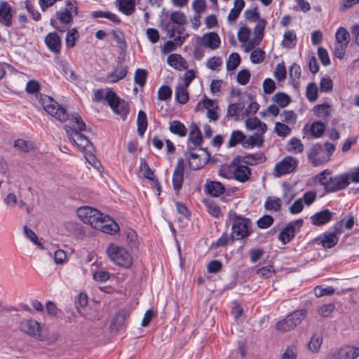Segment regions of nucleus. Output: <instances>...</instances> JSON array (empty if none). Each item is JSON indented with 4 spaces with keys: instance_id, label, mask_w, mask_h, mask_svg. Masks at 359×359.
I'll return each instance as SVG.
<instances>
[{
    "instance_id": "f257e3e1",
    "label": "nucleus",
    "mask_w": 359,
    "mask_h": 359,
    "mask_svg": "<svg viewBox=\"0 0 359 359\" xmlns=\"http://www.w3.org/2000/svg\"><path fill=\"white\" fill-rule=\"evenodd\" d=\"M69 121L74 128L65 126V130L70 142L76 144L83 152L93 149L94 147L88 138L81 133L86 129V125L81 116L73 115Z\"/></svg>"
},
{
    "instance_id": "f03ea898",
    "label": "nucleus",
    "mask_w": 359,
    "mask_h": 359,
    "mask_svg": "<svg viewBox=\"0 0 359 359\" xmlns=\"http://www.w3.org/2000/svg\"><path fill=\"white\" fill-rule=\"evenodd\" d=\"M330 174V171L329 170H325L316 176L318 182L324 187L326 192H337L345 189L349 185L348 173H342L327 178L326 175Z\"/></svg>"
},
{
    "instance_id": "7ed1b4c3",
    "label": "nucleus",
    "mask_w": 359,
    "mask_h": 359,
    "mask_svg": "<svg viewBox=\"0 0 359 359\" xmlns=\"http://www.w3.org/2000/svg\"><path fill=\"white\" fill-rule=\"evenodd\" d=\"M334 144L325 142L324 144H316L310 149L307 156L313 166L322 165L330 160L335 151Z\"/></svg>"
},
{
    "instance_id": "20e7f679",
    "label": "nucleus",
    "mask_w": 359,
    "mask_h": 359,
    "mask_svg": "<svg viewBox=\"0 0 359 359\" xmlns=\"http://www.w3.org/2000/svg\"><path fill=\"white\" fill-rule=\"evenodd\" d=\"M38 100L44 110L57 120L64 122L69 118L66 109L60 105L53 97L41 94Z\"/></svg>"
},
{
    "instance_id": "39448f33",
    "label": "nucleus",
    "mask_w": 359,
    "mask_h": 359,
    "mask_svg": "<svg viewBox=\"0 0 359 359\" xmlns=\"http://www.w3.org/2000/svg\"><path fill=\"white\" fill-rule=\"evenodd\" d=\"M104 99L113 111L119 115L123 121H125L130 111L128 102L118 97L116 93L111 90H107Z\"/></svg>"
},
{
    "instance_id": "423d86ee",
    "label": "nucleus",
    "mask_w": 359,
    "mask_h": 359,
    "mask_svg": "<svg viewBox=\"0 0 359 359\" xmlns=\"http://www.w3.org/2000/svg\"><path fill=\"white\" fill-rule=\"evenodd\" d=\"M232 224V232L231 234V238L233 240H240L248 237L250 233V219L238 217L236 214L231 215Z\"/></svg>"
},
{
    "instance_id": "0eeeda50",
    "label": "nucleus",
    "mask_w": 359,
    "mask_h": 359,
    "mask_svg": "<svg viewBox=\"0 0 359 359\" xmlns=\"http://www.w3.org/2000/svg\"><path fill=\"white\" fill-rule=\"evenodd\" d=\"M107 252L111 260L117 265L128 268L132 264L131 256L123 248L111 243Z\"/></svg>"
},
{
    "instance_id": "6e6552de",
    "label": "nucleus",
    "mask_w": 359,
    "mask_h": 359,
    "mask_svg": "<svg viewBox=\"0 0 359 359\" xmlns=\"http://www.w3.org/2000/svg\"><path fill=\"white\" fill-rule=\"evenodd\" d=\"M19 329L22 332L35 339L39 341L45 339L41 324L32 318L22 320L19 323Z\"/></svg>"
},
{
    "instance_id": "1a4fd4ad",
    "label": "nucleus",
    "mask_w": 359,
    "mask_h": 359,
    "mask_svg": "<svg viewBox=\"0 0 359 359\" xmlns=\"http://www.w3.org/2000/svg\"><path fill=\"white\" fill-rule=\"evenodd\" d=\"M306 311L304 309L295 311L292 314L288 315L284 320L278 321L276 327L282 332H288L293 330L305 318Z\"/></svg>"
},
{
    "instance_id": "9d476101",
    "label": "nucleus",
    "mask_w": 359,
    "mask_h": 359,
    "mask_svg": "<svg viewBox=\"0 0 359 359\" xmlns=\"http://www.w3.org/2000/svg\"><path fill=\"white\" fill-rule=\"evenodd\" d=\"M194 148L189 147L185 152L184 156L188 160L190 169L196 170L202 168L209 161L210 154L206 149L200 148L201 151H204L205 156L201 158V155L193 151Z\"/></svg>"
},
{
    "instance_id": "9b49d317",
    "label": "nucleus",
    "mask_w": 359,
    "mask_h": 359,
    "mask_svg": "<svg viewBox=\"0 0 359 359\" xmlns=\"http://www.w3.org/2000/svg\"><path fill=\"white\" fill-rule=\"evenodd\" d=\"M76 215L83 223L90 225L93 228L100 217H102V212L89 206L79 208Z\"/></svg>"
},
{
    "instance_id": "f8f14e48",
    "label": "nucleus",
    "mask_w": 359,
    "mask_h": 359,
    "mask_svg": "<svg viewBox=\"0 0 359 359\" xmlns=\"http://www.w3.org/2000/svg\"><path fill=\"white\" fill-rule=\"evenodd\" d=\"M93 229L100 230L102 232L112 234L119 230V226L114 220L108 215H104L102 213V217L94 224Z\"/></svg>"
},
{
    "instance_id": "ddd939ff",
    "label": "nucleus",
    "mask_w": 359,
    "mask_h": 359,
    "mask_svg": "<svg viewBox=\"0 0 359 359\" xmlns=\"http://www.w3.org/2000/svg\"><path fill=\"white\" fill-rule=\"evenodd\" d=\"M298 161L292 156H286L275 166L276 175L280 177L293 172L297 166Z\"/></svg>"
},
{
    "instance_id": "4468645a",
    "label": "nucleus",
    "mask_w": 359,
    "mask_h": 359,
    "mask_svg": "<svg viewBox=\"0 0 359 359\" xmlns=\"http://www.w3.org/2000/svg\"><path fill=\"white\" fill-rule=\"evenodd\" d=\"M359 356V348L354 346L341 347L332 353V359H356Z\"/></svg>"
},
{
    "instance_id": "2eb2a0df",
    "label": "nucleus",
    "mask_w": 359,
    "mask_h": 359,
    "mask_svg": "<svg viewBox=\"0 0 359 359\" xmlns=\"http://www.w3.org/2000/svg\"><path fill=\"white\" fill-rule=\"evenodd\" d=\"M184 172V160L179 158L172 175V185L174 190L178 192L182 186Z\"/></svg>"
},
{
    "instance_id": "dca6fc26",
    "label": "nucleus",
    "mask_w": 359,
    "mask_h": 359,
    "mask_svg": "<svg viewBox=\"0 0 359 359\" xmlns=\"http://www.w3.org/2000/svg\"><path fill=\"white\" fill-rule=\"evenodd\" d=\"M333 213L328 209L323 210L310 217L311 223L315 226H322L328 223L332 217Z\"/></svg>"
},
{
    "instance_id": "f3484780",
    "label": "nucleus",
    "mask_w": 359,
    "mask_h": 359,
    "mask_svg": "<svg viewBox=\"0 0 359 359\" xmlns=\"http://www.w3.org/2000/svg\"><path fill=\"white\" fill-rule=\"evenodd\" d=\"M45 43L53 53H59L60 52L61 40L56 32L49 33L45 37Z\"/></svg>"
},
{
    "instance_id": "a211bd4d",
    "label": "nucleus",
    "mask_w": 359,
    "mask_h": 359,
    "mask_svg": "<svg viewBox=\"0 0 359 359\" xmlns=\"http://www.w3.org/2000/svg\"><path fill=\"white\" fill-rule=\"evenodd\" d=\"M11 6L7 2L0 4V22L6 27L12 24Z\"/></svg>"
},
{
    "instance_id": "6ab92c4d",
    "label": "nucleus",
    "mask_w": 359,
    "mask_h": 359,
    "mask_svg": "<svg viewBox=\"0 0 359 359\" xmlns=\"http://www.w3.org/2000/svg\"><path fill=\"white\" fill-rule=\"evenodd\" d=\"M201 42L205 47L214 50L219 46L220 38L217 34L210 32L203 35Z\"/></svg>"
},
{
    "instance_id": "aec40b11",
    "label": "nucleus",
    "mask_w": 359,
    "mask_h": 359,
    "mask_svg": "<svg viewBox=\"0 0 359 359\" xmlns=\"http://www.w3.org/2000/svg\"><path fill=\"white\" fill-rule=\"evenodd\" d=\"M316 241H319L323 248H332L337 245L339 238L335 233L325 232L322 236L318 237Z\"/></svg>"
},
{
    "instance_id": "412c9836",
    "label": "nucleus",
    "mask_w": 359,
    "mask_h": 359,
    "mask_svg": "<svg viewBox=\"0 0 359 359\" xmlns=\"http://www.w3.org/2000/svg\"><path fill=\"white\" fill-rule=\"evenodd\" d=\"M128 317L129 313L126 311L121 310L118 311L112 319L110 325L111 330L116 331L119 330L124 325Z\"/></svg>"
},
{
    "instance_id": "4be33fe9",
    "label": "nucleus",
    "mask_w": 359,
    "mask_h": 359,
    "mask_svg": "<svg viewBox=\"0 0 359 359\" xmlns=\"http://www.w3.org/2000/svg\"><path fill=\"white\" fill-rule=\"evenodd\" d=\"M233 175L237 181L245 182L250 179L251 170L247 165H239L235 168Z\"/></svg>"
},
{
    "instance_id": "5701e85b",
    "label": "nucleus",
    "mask_w": 359,
    "mask_h": 359,
    "mask_svg": "<svg viewBox=\"0 0 359 359\" xmlns=\"http://www.w3.org/2000/svg\"><path fill=\"white\" fill-rule=\"evenodd\" d=\"M245 126L250 130H257V132L265 133L267 130L266 123L262 122L257 117H250L246 119Z\"/></svg>"
},
{
    "instance_id": "b1692460",
    "label": "nucleus",
    "mask_w": 359,
    "mask_h": 359,
    "mask_svg": "<svg viewBox=\"0 0 359 359\" xmlns=\"http://www.w3.org/2000/svg\"><path fill=\"white\" fill-rule=\"evenodd\" d=\"M127 72V67L118 66L116 68L114 72L109 73L107 75L105 81L108 83H116L124 79Z\"/></svg>"
},
{
    "instance_id": "393cba45",
    "label": "nucleus",
    "mask_w": 359,
    "mask_h": 359,
    "mask_svg": "<svg viewBox=\"0 0 359 359\" xmlns=\"http://www.w3.org/2000/svg\"><path fill=\"white\" fill-rule=\"evenodd\" d=\"M167 62L169 65L177 70L187 69V61L179 54H171L168 57Z\"/></svg>"
},
{
    "instance_id": "a878e982",
    "label": "nucleus",
    "mask_w": 359,
    "mask_h": 359,
    "mask_svg": "<svg viewBox=\"0 0 359 359\" xmlns=\"http://www.w3.org/2000/svg\"><path fill=\"white\" fill-rule=\"evenodd\" d=\"M295 235L294 224H288L278 234V239L283 243H289Z\"/></svg>"
},
{
    "instance_id": "bb28decb",
    "label": "nucleus",
    "mask_w": 359,
    "mask_h": 359,
    "mask_svg": "<svg viewBox=\"0 0 359 359\" xmlns=\"http://www.w3.org/2000/svg\"><path fill=\"white\" fill-rule=\"evenodd\" d=\"M206 190L211 196L217 197L224 193V186L219 182L208 181L206 183Z\"/></svg>"
},
{
    "instance_id": "cd10ccee",
    "label": "nucleus",
    "mask_w": 359,
    "mask_h": 359,
    "mask_svg": "<svg viewBox=\"0 0 359 359\" xmlns=\"http://www.w3.org/2000/svg\"><path fill=\"white\" fill-rule=\"evenodd\" d=\"M189 141H190L195 147H199L202 143L201 132L196 123H192L190 126Z\"/></svg>"
},
{
    "instance_id": "c85d7f7f",
    "label": "nucleus",
    "mask_w": 359,
    "mask_h": 359,
    "mask_svg": "<svg viewBox=\"0 0 359 359\" xmlns=\"http://www.w3.org/2000/svg\"><path fill=\"white\" fill-rule=\"evenodd\" d=\"M189 36L188 34L186 36H177L174 38L172 41H166L163 46V51L164 53H170L175 50L176 46H180L184 42L185 39Z\"/></svg>"
},
{
    "instance_id": "c756f323",
    "label": "nucleus",
    "mask_w": 359,
    "mask_h": 359,
    "mask_svg": "<svg viewBox=\"0 0 359 359\" xmlns=\"http://www.w3.org/2000/svg\"><path fill=\"white\" fill-rule=\"evenodd\" d=\"M118 10L126 15H132L135 11V0H117Z\"/></svg>"
},
{
    "instance_id": "7c9ffc66",
    "label": "nucleus",
    "mask_w": 359,
    "mask_h": 359,
    "mask_svg": "<svg viewBox=\"0 0 359 359\" xmlns=\"http://www.w3.org/2000/svg\"><path fill=\"white\" fill-rule=\"evenodd\" d=\"M323 343V336L320 333H314L311 337L307 347L312 353H318Z\"/></svg>"
},
{
    "instance_id": "2f4dec72",
    "label": "nucleus",
    "mask_w": 359,
    "mask_h": 359,
    "mask_svg": "<svg viewBox=\"0 0 359 359\" xmlns=\"http://www.w3.org/2000/svg\"><path fill=\"white\" fill-rule=\"evenodd\" d=\"M263 134L261 133H255L250 136L243 143L244 147H253L255 146L261 147L264 142Z\"/></svg>"
},
{
    "instance_id": "473e14b6",
    "label": "nucleus",
    "mask_w": 359,
    "mask_h": 359,
    "mask_svg": "<svg viewBox=\"0 0 359 359\" xmlns=\"http://www.w3.org/2000/svg\"><path fill=\"white\" fill-rule=\"evenodd\" d=\"M164 30L169 38H175V34H177L178 36H186V34H183L184 28L172 22L166 23L164 26Z\"/></svg>"
},
{
    "instance_id": "72a5a7b5",
    "label": "nucleus",
    "mask_w": 359,
    "mask_h": 359,
    "mask_svg": "<svg viewBox=\"0 0 359 359\" xmlns=\"http://www.w3.org/2000/svg\"><path fill=\"white\" fill-rule=\"evenodd\" d=\"M297 41V35L294 30H287L284 33L283 46L287 48H293Z\"/></svg>"
},
{
    "instance_id": "f704fd0d",
    "label": "nucleus",
    "mask_w": 359,
    "mask_h": 359,
    "mask_svg": "<svg viewBox=\"0 0 359 359\" xmlns=\"http://www.w3.org/2000/svg\"><path fill=\"white\" fill-rule=\"evenodd\" d=\"M91 17L93 18H107L116 24L121 22L120 18L116 14L109 11H95L91 13Z\"/></svg>"
},
{
    "instance_id": "c9c22d12",
    "label": "nucleus",
    "mask_w": 359,
    "mask_h": 359,
    "mask_svg": "<svg viewBox=\"0 0 359 359\" xmlns=\"http://www.w3.org/2000/svg\"><path fill=\"white\" fill-rule=\"evenodd\" d=\"M244 6L245 1L243 0H234V6L229 13L228 20L229 22L235 21L240 15Z\"/></svg>"
},
{
    "instance_id": "e433bc0d",
    "label": "nucleus",
    "mask_w": 359,
    "mask_h": 359,
    "mask_svg": "<svg viewBox=\"0 0 359 359\" xmlns=\"http://www.w3.org/2000/svg\"><path fill=\"white\" fill-rule=\"evenodd\" d=\"M170 131L180 137H184L187 135V130L185 126L179 121H173L170 123Z\"/></svg>"
},
{
    "instance_id": "4c0bfd02",
    "label": "nucleus",
    "mask_w": 359,
    "mask_h": 359,
    "mask_svg": "<svg viewBox=\"0 0 359 359\" xmlns=\"http://www.w3.org/2000/svg\"><path fill=\"white\" fill-rule=\"evenodd\" d=\"M137 125L138 134L143 136L147 128V118L145 112L142 110L138 112Z\"/></svg>"
},
{
    "instance_id": "58836bf2",
    "label": "nucleus",
    "mask_w": 359,
    "mask_h": 359,
    "mask_svg": "<svg viewBox=\"0 0 359 359\" xmlns=\"http://www.w3.org/2000/svg\"><path fill=\"white\" fill-rule=\"evenodd\" d=\"M267 210L278 211L281 207V200L278 197L269 196L264 204Z\"/></svg>"
},
{
    "instance_id": "ea45409f",
    "label": "nucleus",
    "mask_w": 359,
    "mask_h": 359,
    "mask_svg": "<svg viewBox=\"0 0 359 359\" xmlns=\"http://www.w3.org/2000/svg\"><path fill=\"white\" fill-rule=\"evenodd\" d=\"M335 38L336 43L348 45L350 41V34L346 28L341 27L337 29Z\"/></svg>"
},
{
    "instance_id": "a19ab883",
    "label": "nucleus",
    "mask_w": 359,
    "mask_h": 359,
    "mask_svg": "<svg viewBox=\"0 0 359 359\" xmlns=\"http://www.w3.org/2000/svg\"><path fill=\"white\" fill-rule=\"evenodd\" d=\"M175 98L180 104H185L189 100V93L187 87L182 85L178 86L176 88Z\"/></svg>"
},
{
    "instance_id": "79ce46f5",
    "label": "nucleus",
    "mask_w": 359,
    "mask_h": 359,
    "mask_svg": "<svg viewBox=\"0 0 359 359\" xmlns=\"http://www.w3.org/2000/svg\"><path fill=\"white\" fill-rule=\"evenodd\" d=\"M272 100L280 107H285L290 102V97L285 93H277L272 97Z\"/></svg>"
},
{
    "instance_id": "37998d69",
    "label": "nucleus",
    "mask_w": 359,
    "mask_h": 359,
    "mask_svg": "<svg viewBox=\"0 0 359 359\" xmlns=\"http://www.w3.org/2000/svg\"><path fill=\"white\" fill-rule=\"evenodd\" d=\"M245 139V135L240 130H233L231 134L229 140V147H233L239 143H243Z\"/></svg>"
},
{
    "instance_id": "c03bdc74",
    "label": "nucleus",
    "mask_w": 359,
    "mask_h": 359,
    "mask_svg": "<svg viewBox=\"0 0 359 359\" xmlns=\"http://www.w3.org/2000/svg\"><path fill=\"white\" fill-rule=\"evenodd\" d=\"M325 130V126L320 121H315L312 123L310 126V132L316 138L321 137L323 135Z\"/></svg>"
},
{
    "instance_id": "a18cd8bd",
    "label": "nucleus",
    "mask_w": 359,
    "mask_h": 359,
    "mask_svg": "<svg viewBox=\"0 0 359 359\" xmlns=\"http://www.w3.org/2000/svg\"><path fill=\"white\" fill-rule=\"evenodd\" d=\"M266 25V22L264 19H261L257 22V25L253 31L254 37L257 39V41L262 40Z\"/></svg>"
},
{
    "instance_id": "49530a36",
    "label": "nucleus",
    "mask_w": 359,
    "mask_h": 359,
    "mask_svg": "<svg viewBox=\"0 0 359 359\" xmlns=\"http://www.w3.org/2000/svg\"><path fill=\"white\" fill-rule=\"evenodd\" d=\"M13 146L17 150L22 152H28L34 148V144L31 142L22 139L15 140Z\"/></svg>"
},
{
    "instance_id": "de8ad7c7",
    "label": "nucleus",
    "mask_w": 359,
    "mask_h": 359,
    "mask_svg": "<svg viewBox=\"0 0 359 359\" xmlns=\"http://www.w3.org/2000/svg\"><path fill=\"white\" fill-rule=\"evenodd\" d=\"M289 147L287 150L290 151H293L294 153H302L304 151V145L302 143L301 140L298 138L293 137L292 138L287 144Z\"/></svg>"
},
{
    "instance_id": "09e8293b",
    "label": "nucleus",
    "mask_w": 359,
    "mask_h": 359,
    "mask_svg": "<svg viewBox=\"0 0 359 359\" xmlns=\"http://www.w3.org/2000/svg\"><path fill=\"white\" fill-rule=\"evenodd\" d=\"M241 62L240 55L236 53L230 54L226 62V69L228 71L234 70Z\"/></svg>"
},
{
    "instance_id": "8fccbe9b",
    "label": "nucleus",
    "mask_w": 359,
    "mask_h": 359,
    "mask_svg": "<svg viewBox=\"0 0 359 359\" xmlns=\"http://www.w3.org/2000/svg\"><path fill=\"white\" fill-rule=\"evenodd\" d=\"M172 23L182 27L187 22L185 15L180 11H174L171 13L170 16Z\"/></svg>"
},
{
    "instance_id": "3c124183",
    "label": "nucleus",
    "mask_w": 359,
    "mask_h": 359,
    "mask_svg": "<svg viewBox=\"0 0 359 359\" xmlns=\"http://www.w3.org/2000/svg\"><path fill=\"white\" fill-rule=\"evenodd\" d=\"M147 76V72L142 69H137L135 73V82L140 87H143L145 85Z\"/></svg>"
},
{
    "instance_id": "603ef678",
    "label": "nucleus",
    "mask_w": 359,
    "mask_h": 359,
    "mask_svg": "<svg viewBox=\"0 0 359 359\" xmlns=\"http://www.w3.org/2000/svg\"><path fill=\"white\" fill-rule=\"evenodd\" d=\"M335 290L332 287H323L320 285L314 288V294L317 297H321L325 295H332L334 293Z\"/></svg>"
},
{
    "instance_id": "864d4df0",
    "label": "nucleus",
    "mask_w": 359,
    "mask_h": 359,
    "mask_svg": "<svg viewBox=\"0 0 359 359\" xmlns=\"http://www.w3.org/2000/svg\"><path fill=\"white\" fill-rule=\"evenodd\" d=\"M265 58V52L260 48L255 49L250 54L251 62L254 64L262 62Z\"/></svg>"
},
{
    "instance_id": "5fc2aeb1",
    "label": "nucleus",
    "mask_w": 359,
    "mask_h": 359,
    "mask_svg": "<svg viewBox=\"0 0 359 359\" xmlns=\"http://www.w3.org/2000/svg\"><path fill=\"white\" fill-rule=\"evenodd\" d=\"M112 36L116 40L118 48L123 49L126 47V42L125 40L124 34L119 29H116L112 32Z\"/></svg>"
},
{
    "instance_id": "6e6d98bb",
    "label": "nucleus",
    "mask_w": 359,
    "mask_h": 359,
    "mask_svg": "<svg viewBox=\"0 0 359 359\" xmlns=\"http://www.w3.org/2000/svg\"><path fill=\"white\" fill-rule=\"evenodd\" d=\"M274 130L278 136L283 137H286L291 132V129L287 125L280 122L276 123Z\"/></svg>"
},
{
    "instance_id": "4d7b16f0",
    "label": "nucleus",
    "mask_w": 359,
    "mask_h": 359,
    "mask_svg": "<svg viewBox=\"0 0 359 359\" xmlns=\"http://www.w3.org/2000/svg\"><path fill=\"white\" fill-rule=\"evenodd\" d=\"M251 34V29L247 26H242L238 32V39L241 43H246Z\"/></svg>"
},
{
    "instance_id": "13d9d810",
    "label": "nucleus",
    "mask_w": 359,
    "mask_h": 359,
    "mask_svg": "<svg viewBox=\"0 0 359 359\" xmlns=\"http://www.w3.org/2000/svg\"><path fill=\"white\" fill-rule=\"evenodd\" d=\"M306 97L309 100L314 102L318 98V88L317 86L311 83L307 86L306 88Z\"/></svg>"
},
{
    "instance_id": "bf43d9fd",
    "label": "nucleus",
    "mask_w": 359,
    "mask_h": 359,
    "mask_svg": "<svg viewBox=\"0 0 359 359\" xmlns=\"http://www.w3.org/2000/svg\"><path fill=\"white\" fill-rule=\"evenodd\" d=\"M286 74L287 71L284 65L278 64L273 73L275 79L278 81H283L286 78Z\"/></svg>"
},
{
    "instance_id": "052dcab7",
    "label": "nucleus",
    "mask_w": 359,
    "mask_h": 359,
    "mask_svg": "<svg viewBox=\"0 0 359 359\" xmlns=\"http://www.w3.org/2000/svg\"><path fill=\"white\" fill-rule=\"evenodd\" d=\"M172 95L171 88L168 86H161L158 91V98L160 100H167Z\"/></svg>"
},
{
    "instance_id": "680f3d73",
    "label": "nucleus",
    "mask_w": 359,
    "mask_h": 359,
    "mask_svg": "<svg viewBox=\"0 0 359 359\" xmlns=\"http://www.w3.org/2000/svg\"><path fill=\"white\" fill-rule=\"evenodd\" d=\"M24 233L26 237L29 239L33 243L36 245L37 246L43 248L42 244L38 241V237L36 233L30 229H29L27 226H24Z\"/></svg>"
},
{
    "instance_id": "e2e57ef3",
    "label": "nucleus",
    "mask_w": 359,
    "mask_h": 359,
    "mask_svg": "<svg viewBox=\"0 0 359 359\" xmlns=\"http://www.w3.org/2000/svg\"><path fill=\"white\" fill-rule=\"evenodd\" d=\"M250 73L248 69H242L237 74V81L241 85H246L250 80Z\"/></svg>"
},
{
    "instance_id": "0e129e2a",
    "label": "nucleus",
    "mask_w": 359,
    "mask_h": 359,
    "mask_svg": "<svg viewBox=\"0 0 359 359\" xmlns=\"http://www.w3.org/2000/svg\"><path fill=\"white\" fill-rule=\"evenodd\" d=\"M330 106L327 104H318L314 107L316 115L319 117H325L330 113Z\"/></svg>"
},
{
    "instance_id": "69168bd1",
    "label": "nucleus",
    "mask_w": 359,
    "mask_h": 359,
    "mask_svg": "<svg viewBox=\"0 0 359 359\" xmlns=\"http://www.w3.org/2000/svg\"><path fill=\"white\" fill-rule=\"evenodd\" d=\"M275 273V271L272 266H266L262 267L259 269L257 271V274L259 276L262 278H267L271 277L273 273Z\"/></svg>"
},
{
    "instance_id": "338daca9",
    "label": "nucleus",
    "mask_w": 359,
    "mask_h": 359,
    "mask_svg": "<svg viewBox=\"0 0 359 359\" xmlns=\"http://www.w3.org/2000/svg\"><path fill=\"white\" fill-rule=\"evenodd\" d=\"M273 222V218L270 215H264L259 218L257 222V226L261 229L269 227Z\"/></svg>"
},
{
    "instance_id": "774afa93",
    "label": "nucleus",
    "mask_w": 359,
    "mask_h": 359,
    "mask_svg": "<svg viewBox=\"0 0 359 359\" xmlns=\"http://www.w3.org/2000/svg\"><path fill=\"white\" fill-rule=\"evenodd\" d=\"M280 116L282 118V121L284 122H286L287 123H294L296 121V118H297V116H296L295 113L292 110L283 111L281 113Z\"/></svg>"
}]
</instances>
